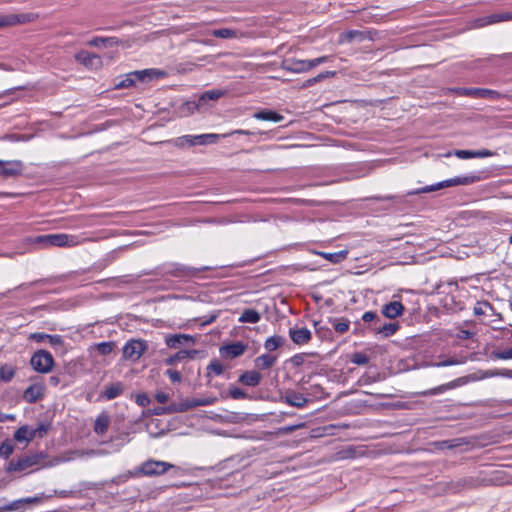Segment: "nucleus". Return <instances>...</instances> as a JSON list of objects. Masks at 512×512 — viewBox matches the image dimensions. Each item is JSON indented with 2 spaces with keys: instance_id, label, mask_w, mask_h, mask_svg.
Segmentation results:
<instances>
[{
  "instance_id": "5701e85b",
  "label": "nucleus",
  "mask_w": 512,
  "mask_h": 512,
  "mask_svg": "<svg viewBox=\"0 0 512 512\" xmlns=\"http://www.w3.org/2000/svg\"><path fill=\"white\" fill-rule=\"evenodd\" d=\"M14 439L17 442H31L34 439V432L28 425L19 427L14 433Z\"/></svg>"
},
{
  "instance_id": "7c9ffc66",
  "label": "nucleus",
  "mask_w": 512,
  "mask_h": 512,
  "mask_svg": "<svg viewBox=\"0 0 512 512\" xmlns=\"http://www.w3.org/2000/svg\"><path fill=\"white\" fill-rule=\"evenodd\" d=\"M348 251L347 250H341L338 252H322L321 256L332 262V263H339L347 258Z\"/></svg>"
},
{
  "instance_id": "4be33fe9",
  "label": "nucleus",
  "mask_w": 512,
  "mask_h": 512,
  "mask_svg": "<svg viewBox=\"0 0 512 512\" xmlns=\"http://www.w3.org/2000/svg\"><path fill=\"white\" fill-rule=\"evenodd\" d=\"M284 401L290 406L297 408L304 407L308 402L306 397L297 392H288L284 397Z\"/></svg>"
},
{
  "instance_id": "6ab92c4d",
  "label": "nucleus",
  "mask_w": 512,
  "mask_h": 512,
  "mask_svg": "<svg viewBox=\"0 0 512 512\" xmlns=\"http://www.w3.org/2000/svg\"><path fill=\"white\" fill-rule=\"evenodd\" d=\"M253 117L261 121L281 122L284 116L270 109H262L254 113Z\"/></svg>"
},
{
  "instance_id": "0e129e2a",
  "label": "nucleus",
  "mask_w": 512,
  "mask_h": 512,
  "mask_svg": "<svg viewBox=\"0 0 512 512\" xmlns=\"http://www.w3.org/2000/svg\"><path fill=\"white\" fill-rule=\"evenodd\" d=\"M74 454L78 457H84V456H93V455H97L99 454L98 451L96 450H92V449H89V450H80V451H75Z\"/></svg>"
},
{
  "instance_id": "de8ad7c7",
  "label": "nucleus",
  "mask_w": 512,
  "mask_h": 512,
  "mask_svg": "<svg viewBox=\"0 0 512 512\" xmlns=\"http://www.w3.org/2000/svg\"><path fill=\"white\" fill-rule=\"evenodd\" d=\"M492 356L496 359H512V348L504 350V351H494Z\"/></svg>"
},
{
  "instance_id": "864d4df0",
  "label": "nucleus",
  "mask_w": 512,
  "mask_h": 512,
  "mask_svg": "<svg viewBox=\"0 0 512 512\" xmlns=\"http://www.w3.org/2000/svg\"><path fill=\"white\" fill-rule=\"evenodd\" d=\"M454 154H455V156H457L460 159L474 158L473 150H456Z\"/></svg>"
},
{
  "instance_id": "338daca9",
  "label": "nucleus",
  "mask_w": 512,
  "mask_h": 512,
  "mask_svg": "<svg viewBox=\"0 0 512 512\" xmlns=\"http://www.w3.org/2000/svg\"><path fill=\"white\" fill-rule=\"evenodd\" d=\"M188 135L178 137L174 140V145L178 148H183L187 145Z\"/></svg>"
},
{
  "instance_id": "69168bd1",
  "label": "nucleus",
  "mask_w": 512,
  "mask_h": 512,
  "mask_svg": "<svg viewBox=\"0 0 512 512\" xmlns=\"http://www.w3.org/2000/svg\"><path fill=\"white\" fill-rule=\"evenodd\" d=\"M188 135L178 137L174 140V145L178 148H183L187 145Z\"/></svg>"
},
{
  "instance_id": "f3484780",
  "label": "nucleus",
  "mask_w": 512,
  "mask_h": 512,
  "mask_svg": "<svg viewBox=\"0 0 512 512\" xmlns=\"http://www.w3.org/2000/svg\"><path fill=\"white\" fill-rule=\"evenodd\" d=\"M31 20V16L29 14H10V15H2L0 16V27L5 26H13L19 23H25Z\"/></svg>"
},
{
  "instance_id": "0eeeda50",
  "label": "nucleus",
  "mask_w": 512,
  "mask_h": 512,
  "mask_svg": "<svg viewBox=\"0 0 512 512\" xmlns=\"http://www.w3.org/2000/svg\"><path fill=\"white\" fill-rule=\"evenodd\" d=\"M74 59L77 63L90 70L99 69L103 65L102 58L98 54L87 50H80L75 53Z\"/></svg>"
},
{
  "instance_id": "6e6552de",
  "label": "nucleus",
  "mask_w": 512,
  "mask_h": 512,
  "mask_svg": "<svg viewBox=\"0 0 512 512\" xmlns=\"http://www.w3.org/2000/svg\"><path fill=\"white\" fill-rule=\"evenodd\" d=\"M147 345L142 340H130L123 347L125 360L137 361L146 351Z\"/></svg>"
},
{
  "instance_id": "5fc2aeb1",
  "label": "nucleus",
  "mask_w": 512,
  "mask_h": 512,
  "mask_svg": "<svg viewBox=\"0 0 512 512\" xmlns=\"http://www.w3.org/2000/svg\"><path fill=\"white\" fill-rule=\"evenodd\" d=\"M136 403L142 407L148 406L150 404V398L148 397L147 394H138L136 396Z\"/></svg>"
},
{
  "instance_id": "c756f323",
  "label": "nucleus",
  "mask_w": 512,
  "mask_h": 512,
  "mask_svg": "<svg viewBox=\"0 0 512 512\" xmlns=\"http://www.w3.org/2000/svg\"><path fill=\"white\" fill-rule=\"evenodd\" d=\"M460 381H462L461 378L457 379V380H454V381H452L450 383L440 385V386H438L436 388H432V389L420 392L418 394L419 395H423V396L435 395V394L441 393V392H443L445 390L452 389V388L456 387L458 385V382H460Z\"/></svg>"
},
{
  "instance_id": "1a4fd4ad",
  "label": "nucleus",
  "mask_w": 512,
  "mask_h": 512,
  "mask_svg": "<svg viewBox=\"0 0 512 512\" xmlns=\"http://www.w3.org/2000/svg\"><path fill=\"white\" fill-rule=\"evenodd\" d=\"M247 348L248 345L241 341L231 342L222 345L219 348V354L223 359L232 360L242 356L246 352Z\"/></svg>"
},
{
  "instance_id": "37998d69",
  "label": "nucleus",
  "mask_w": 512,
  "mask_h": 512,
  "mask_svg": "<svg viewBox=\"0 0 512 512\" xmlns=\"http://www.w3.org/2000/svg\"><path fill=\"white\" fill-rule=\"evenodd\" d=\"M224 95V92L221 91V90H218V89H213V90H209V91H206L203 95H202V99H209V100H218L219 98H221L222 96Z\"/></svg>"
},
{
  "instance_id": "13d9d810",
  "label": "nucleus",
  "mask_w": 512,
  "mask_h": 512,
  "mask_svg": "<svg viewBox=\"0 0 512 512\" xmlns=\"http://www.w3.org/2000/svg\"><path fill=\"white\" fill-rule=\"evenodd\" d=\"M336 75L335 71H324L319 73L317 76L314 77L315 83L322 81L325 78L334 77Z\"/></svg>"
},
{
  "instance_id": "a878e982",
  "label": "nucleus",
  "mask_w": 512,
  "mask_h": 512,
  "mask_svg": "<svg viewBox=\"0 0 512 512\" xmlns=\"http://www.w3.org/2000/svg\"><path fill=\"white\" fill-rule=\"evenodd\" d=\"M197 354H198L197 350H191V351L180 350L175 355L168 357L165 360V363L167 365H174L175 363H177L179 361H183V360L188 359V358H194V356L197 355Z\"/></svg>"
},
{
  "instance_id": "603ef678",
  "label": "nucleus",
  "mask_w": 512,
  "mask_h": 512,
  "mask_svg": "<svg viewBox=\"0 0 512 512\" xmlns=\"http://www.w3.org/2000/svg\"><path fill=\"white\" fill-rule=\"evenodd\" d=\"M306 355L307 354H305V353H300V354L294 355L290 359L291 364L295 367L301 366L304 362Z\"/></svg>"
},
{
  "instance_id": "9b49d317",
  "label": "nucleus",
  "mask_w": 512,
  "mask_h": 512,
  "mask_svg": "<svg viewBox=\"0 0 512 512\" xmlns=\"http://www.w3.org/2000/svg\"><path fill=\"white\" fill-rule=\"evenodd\" d=\"M404 309L402 302L394 296L391 301L382 306L381 313L385 318L392 320L401 316Z\"/></svg>"
},
{
  "instance_id": "dca6fc26",
  "label": "nucleus",
  "mask_w": 512,
  "mask_h": 512,
  "mask_svg": "<svg viewBox=\"0 0 512 512\" xmlns=\"http://www.w3.org/2000/svg\"><path fill=\"white\" fill-rule=\"evenodd\" d=\"M220 138V134L208 133L201 135H188L187 145H207L215 143Z\"/></svg>"
},
{
  "instance_id": "79ce46f5",
  "label": "nucleus",
  "mask_w": 512,
  "mask_h": 512,
  "mask_svg": "<svg viewBox=\"0 0 512 512\" xmlns=\"http://www.w3.org/2000/svg\"><path fill=\"white\" fill-rule=\"evenodd\" d=\"M96 348L100 354L108 355L112 352V350L114 348V343L113 342H101L96 345Z\"/></svg>"
},
{
  "instance_id": "4d7b16f0",
  "label": "nucleus",
  "mask_w": 512,
  "mask_h": 512,
  "mask_svg": "<svg viewBox=\"0 0 512 512\" xmlns=\"http://www.w3.org/2000/svg\"><path fill=\"white\" fill-rule=\"evenodd\" d=\"M481 21H483L482 25L499 23L500 22V20H499V13L491 14V15L481 19Z\"/></svg>"
},
{
  "instance_id": "e2e57ef3",
  "label": "nucleus",
  "mask_w": 512,
  "mask_h": 512,
  "mask_svg": "<svg viewBox=\"0 0 512 512\" xmlns=\"http://www.w3.org/2000/svg\"><path fill=\"white\" fill-rule=\"evenodd\" d=\"M493 156V152L487 149L474 151V158H485Z\"/></svg>"
},
{
  "instance_id": "a211bd4d",
  "label": "nucleus",
  "mask_w": 512,
  "mask_h": 512,
  "mask_svg": "<svg viewBox=\"0 0 512 512\" xmlns=\"http://www.w3.org/2000/svg\"><path fill=\"white\" fill-rule=\"evenodd\" d=\"M262 375L256 370H250L242 373L238 381L246 386L255 387L260 384Z\"/></svg>"
},
{
  "instance_id": "bb28decb",
  "label": "nucleus",
  "mask_w": 512,
  "mask_h": 512,
  "mask_svg": "<svg viewBox=\"0 0 512 512\" xmlns=\"http://www.w3.org/2000/svg\"><path fill=\"white\" fill-rule=\"evenodd\" d=\"M276 361H277L276 356L271 355V354H263V355L258 356L255 359L254 363L258 369L265 370V369L271 368L276 363Z\"/></svg>"
},
{
  "instance_id": "a19ab883",
  "label": "nucleus",
  "mask_w": 512,
  "mask_h": 512,
  "mask_svg": "<svg viewBox=\"0 0 512 512\" xmlns=\"http://www.w3.org/2000/svg\"><path fill=\"white\" fill-rule=\"evenodd\" d=\"M261 314L255 309H245L238 320H260Z\"/></svg>"
},
{
  "instance_id": "2f4dec72",
  "label": "nucleus",
  "mask_w": 512,
  "mask_h": 512,
  "mask_svg": "<svg viewBox=\"0 0 512 512\" xmlns=\"http://www.w3.org/2000/svg\"><path fill=\"white\" fill-rule=\"evenodd\" d=\"M211 35L217 38L232 39L238 37V31L231 28H221L213 30Z\"/></svg>"
},
{
  "instance_id": "aec40b11",
  "label": "nucleus",
  "mask_w": 512,
  "mask_h": 512,
  "mask_svg": "<svg viewBox=\"0 0 512 512\" xmlns=\"http://www.w3.org/2000/svg\"><path fill=\"white\" fill-rule=\"evenodd\" d=\"M120 44V40L117 37H101L95 36L91 40L87 42V45L91 47H99V46H118Z\"/></svg>"
},
{
  "instance_id": "c85d7f7f",
  "label": "nucleus",
  "mask_w": 512,
  "mask_h": 512,
  "mask_svg": "<svg viewBox=\"0 0 512 512\" xmlns=\"http://www.w3.org/2000/svg\"><path fill=\"white\" fill-rule=\"evenodd\" d=\"M287 69L294 73H303L311 70L309 60H291Z\"/></svg>"
},
{
  "instance_id": "2eb2a0df",
  "label": "nucleus",
  "mask_w": 512,
  "mask_h": 512,
  "mask_svg": "<svg viewBox=\"0 0 512 512\" xmlns=\"http://www.w3.org/2000/svg\"><path fill=\"white\" fill-rule=\"evenodd\" d=\"M365 39H372L368 32L360 30H348L339 35L338 43L342 45L345 43H351L354 40H358L361 42L364 41Z\"/></svg>"
},
{
  "instance_id": "72a5a7b5",
  "label": "nucleus",
  "mask_w": 512,
  "mask_h": 512,
  "mask_svg": "<svg viewBox=\"0 0 512 512\" xmlns=\"http://www.w3.org/2000/svg\"><path fill=\"white\" fill-rule=\"evenodd\" d=\"M31 502H33V499L31 498L15 500L7 505L1 506L0 512L16 511L21 508L23 504Z\"/></svg>"
},
{
  "instance_id": "ddd939ff",
  "label": "nucleus",
  "mask_w": 512,
  "mask_h": 512,
  "mask_svg": "<svg viewBox=\"0 0 512 512\" xmlns=\"http://www.w3.org/2000/svg\"><path fill=\"white\" fill-rule=\"evenodd\" d=\"M131 75H133L136 83L137 81L146 82L152 79L163 78L166 75V72L155 68H149L144 70L133 71L131 72Z\"/></svg>"
},
{
  "instance_id": "9d476101",
  "label": "nucleus",
  "mask_w": 512,
  "mask_h": 512,
  "mask_svg": "<svg viewBox=\"0 0 512 512\" xmlns=\"http://www.w3.org/2000/svg\"><path fill=\"white\" fill-rule=\"evenodd\" d=\"M23 172V163L20 160H0V178L20 176Z\"/></svg>"
},
{
  "instance_id": "09e8293b",
  "label": "nucleus",
  "mask_w": 512,
  "mask_h": 512,
  "mask_svg": "<svg viewBox=\"0 0 512 512\" xmlns=\"http://www.w3.org/2000/svg\"><path fill=\"white\" fill-rule=\"evenodd\" d=\"M323 322H318V321H315L314 322V326L316 328V332L319 334V336L321 338H331V331L328 330V331H324V327L321 326Z\"/></svg>"
},
{
  "instance_id": "f257e3e1",
  "label": "nucleus",
  "mask_w": 512,
  "mask_h": 512,
  "mask_svg": "<svg viewBox=\"0 0 512 512\" xmlns=\"http://www.w3.org/2000/svg\"><path fill=\"white\" fill-rule=\"evenodd\" d=\"M479 178L474 175H466V176H458L448 180H444L438 182L433 185H428L413 191L408 192V195H418L423 193L434 192L446 187L459 186V185H469L476 182Z\"/></svg>"
},
{
  "instance_id": "393cba45",
  "label": "nucleus",
  "mask_w": 512,
  "mask_h": 512,
  "mask_svg": "<svg viewBox=\"0 0 512 512\" xmlns=\"http://www.w3.org/2000/svg\"><path fill=\"white\" fill-rule=\"evenodd\" d=\"M189 341H193V337L187 334L168 335L165 339L166 345L170 348H177L178 345Z\"/></svg>"
},
{
  "instance_id": "7ed1b4c3",
  "label": "nucleus",
  "mask_w": 512,
  "mask_h": 512,
  "mask_svg": "<svg viewBox=\"0 0 512 512\" xmlns=\"http://www.w3.org/2000/svg\"><path fill=\"white\" fill-rule=\"evenodd\" d=\"M39 243L56 247H75L83 243L79 236L65 233L48 234L37 238Z\"/></svg>"
},
{
  "instance_id": "774afa93",
  "label": "nucleus",
  "mask_w": 512,
  "mask_h": 512,
  "mask_svg": "<svg viewBox=\"0 0 512 512\" xmlns=\"http://www.w3.org/2000/svg\"><path fill=\"white\" fill-rule=\"evenodd\" d=\"M155 399L158 403L164 404L169 400V396L165 392H157L155 394Z\"/></svg>"
},
{
  "instance_id": "a18cd8bd",
  "label": "nucleus",
  "mask_w": 512,
  "mask_h": 512,
  "mask_svg": "<svg viewBox=\"0 0 512 512\" xmlns=\"http://www.w3.org/2000/svg\"><path fill=\"white\" fill-rule=\"evenodd\" d=\"M189 268L182 266V265H176L169 273L175 277H181V276H187L189 275Z\"/></svg>"
},
{
  "instance_id": "680f3d73",
  "label": "nucleus",
  "mask_w": 512,
  "mask_h": 512,
  "mask_svg": "<svg viewBox=\"0 0 512 512\" xmlns=\"http://www.w3.org/2000/svg\"><path fill=\"white\" fill-rule=\"evenodd\" d=\"M490 376H501L512 379V369H503L490 373Z\"/></svg>"
},
{
  "instance_id": "e433bc0d",
  "label": "nucleus",
  "mask_w": 512,
  "mask_h": 512,
  "mask_svg": "<svg viewBox=\"0 0 512 512\" xmlns=\"http://www.w3.org/2000/svg\"><path fill=\"white\" fill-rule=\"evenodd\" d=\"M284 339L281 336H271L266 339L264 347L267 351L272 352L282 345Z\"/></svg>"
},
{
  "instance_id": "4468645a",
  "label": "nucleus",
  "mask_w": 512,
  "mask_h": 512,
  "mask_svg": "<svg viewBox=\"0 0 512 512\" xmlns=\"http://www.w3.org/2000/svg\"><path fill=\"white\" fill-rule=\"evenodd\" d=\"M289 336L297 345L307 344L312 337L311 331L305 327H292L289 329Z\"/></svg>"
},
{
  "instance_id": "f8f14e48",
  "label": "nucleus",
  "mask_w": 512,
  "mask_h": 512,
  "mask_svg": "<svg viewBox=\"0 0 512 512\" xmlns=\"http://www.w3.org/2000/svg\"><path fill=\"white\" fill-rule=\"evenodd\" d=\"M45 394V387L42 383H34L27 387L23 392V399L29 403H35L41 400Z\"/></svg>"
},
{
  "instance_id": "3c124183",
  "label": "nucleus",
  "mask_w": 512,
  "mask_h": 512,
  "mask_svg": "<svg viewBox=\"0 0 512 512\" xmlns=\"http://www.w3.org/2000/svg\"><path fill=\"white\" fill-rule=\"evenodd\" d=\"M135 84V79L131 73H129L126 77V79L122 80L117 87L119 88H128Z\"/></svg>"
},
{
  "instance_id": "b1692460",
  "label": "nucleus",
  "mask_w": 512,
  "mask_h": 512,
  "mask_svg": "<svg viewBox=\"0 0 512 512\" xmlns=\"http://www.w3.org/2000/svg\"><path fill=\"white\" fill-rule=\"evenodd\" d=\"M110 425V417L106 413H101L97 416L94 422V432L96 434H104Z\"/></svg>"
},
{
  "instance_id": "c03bdc74",
  "label": "nucleus",
  "mask_w": 512,
  "mask_h": 512,
  "mask_svg": "<svg viewBox=\"0 0 512 512\" xmlns=\"http://www.w3.org/2000/svg\"><path fill=\"white\" fill-rule=\"evenodd\" d=\"M49 429H50L49 424H46V423L39 424L37 426V428L32 429V432H34V438L35 437H39V438L44 437L47 434V432L49 431Z\"/></svg>"
},
{
  "instance_id": "20e7f679",
  "label": "nucleus",
  "mask_w": 512,
  "mask_h": 512,
  "mask_svg": "<svg viewBox=\"0 0 512 512\" xmlns=\"http://www.w3.org/2000/svg\"><path fill=\"white\" fill-rule=\"evenodd\" d=\"M44 458L45 455L42 452L27 454L18 459L11 460L5 470L8 473L25 471L40 464V461Z\"/></svg>"
},
{
  "instance_id": "cd10ccee",
  "label": "nucleus",
  "mask_w": 512,
  "mask_h": 512,
  "mask_svg": "<svg viewBox=\"0 0 512 512\" xmlns=\"http://www.w3.org/2000/svg\"><path fill=\"white\" fill-rule=\"evenodd\" d=\"M494 313L492 305L487 301H478L474 306L476 316L491 317Z\"/></svg>"
},
{
  "instance_id": "052dcab7",
  "label": "nucleus",
  "mask_w": 512,
  "mask_h": 512,
  "mask_svg": "<svg viewBox=\"0 0 512 512\" xmlns=\"http://www.w3.org/2000/svg\"><path fill=\"white\" fill-rule=\"evenodd\" d=\"M334 329L336 332L343 334L349 329V322H336Z\"/></svg>"
},
{
  "instance_id": "f03ea898",
  "label": "nucleus",
  "mask_w": 512,
  "mask_h": 512,
  "mask_svg": "<svg viewBox=\"0 0 512 512\" xmlns=\"http://www.w3.org/2000/svg\"><path fill=\"white\" fill-rule=\"evenodd\" d=\"M172 468H175V466L171 463L150 459L143 462L135 473L128 471L124 477L128 479L138 474L144 476H160Z\"/></svg>"
},
{
  "instance_id": "8fccbe9b",
  "label": "nucleus",
  "mask_w": 512,
  "mask_h": 512,
  "mask_svg": "<svg viewBox=\"0 0 512 512\" xmlns=\"http://www.w3.org/2000/svg\"><path fill=\"white\" fill-rule=\"evenodd\" d=\"M229 393H230V396L233 399H245V398H247L246 392H244L242 389H240L238 387L231 388Z\"/></svg>"
},
{
  "instance_id": "39448f33",
  "label": "nucleus",
  "mask_w": 512,
  "mask_h": 512,
  "mask_svg": "<svg viewBox=\"0 0 512 512\" xmlns=\"http://www.w3.org/2000/svg\"><path fill=\"white\" fill-rule=\"evenodd\" d=\"M452 92L456 93L459 96L471 97V98H481V99H489V100H499L504 98L505 95L500 92L487 88H466V87H456L451 89Z\"/></svg>"
},
{
  "instance_id": "c9c22d12",
  "label": "nucleus",
  "mask_w": 512,
  "mask_h": 512,
  "mask_svg": "<svg viewBox=\"0 0 512 512\" xmlns=\"http://www.w3.org/2000/svg\"><path fill=\"white\" fill-rule=\"evenodd\" d=\"M211 402L206 399H194V400H187L184 403L181 404L180 411H186L188 409L198 407V406H205L210 404Z\"/></svg>"
},
{
  "instance_id": "49530a36",
  "label": "nucleus",
  "mask_w": 512,
  "mask_h": 512,
  "mask_svg": "<svg viewBox=\"0 0 512 512\" xmlns=\"http://www.w3.org/2000/svg\"><path fill=\"white\" fill-rule=\"evenodd\" d=\"M465 361H466V358H465V357H462L461 359L449 358V359H447V360H444V361H442V362H439V363L434 364V366H437V367H445V366H451V365L463 364V363H465Z\"/></svg>"
},
{
  "instance_id": "58836bf2",
  "label": "nucleus",
  "mask_w": 512,
  "mask_h": 512,
  "mask_svg": "<svg viewBox=\"0 0 512 512\" xmlns=\"http://www.w3.org/2000/svg\"><path fill=\"white\" fill-rule=\"evenodd\" d=\"M14 452V445L10 440H5L0 445V456L8 459Z\"/></svg>"
},
{
  "instance_id": "4c0bfd02",
  "label": "nucleus",
  "mask_w": 512,
  "mask_h": 512,
  "mask_svg": "<svg viewBox=\"0 0 512 512\" xmlns=\"http://www.w3.org/2000/svg\"><path fill=\"white\" fill-rule=\"evenodd\" d=\"M224 371V367L223 365L220 363L219 360L217 359H214L212 360L209 365L207 366V375L209 376L210 374H214L216 376H219L223 373Z\"/></svg>"
},
{
  "instance_id": "412c9836",
  "label": "nucleus",
  "mask_w": 512,
  "mask_h": 512,
  "mask_svg": "<svg viewBox=\"0 0 512 512\" xmlns=\"http://www.w3.org/2000/svg\"><path fill=\"white\" fill-rule=\"evenodd\" d=\"M124 391V386L121 382L112 383L107 385L102 392V396L107 400L115 399L120 396Z\"/></svg>"
},
{
  "instance_id": "bf43d9fd",
  "label": "nucleus",
  "mask_w": 512,
  "mask_h": 512,
  "mask_svg": "<svg viewBox=\"0 0 512 512\" xmlns=\"http://www.w3.org/2000/svg\"><path fill=\"white\" fill-rule=\"evenodd\" d=\"M166 375L169 377V379L172 381V382H180L181 381V374L176 371V370H172V369H168L166 371Z\"/></svg>"
},
{
  "instance_id": "6e6d98bb",
  "label": "nucleus",
  "mask_w": 512,
  "mask_h": 512,
  "mask_svg": "<svg viewBox=\"0 0 512 512\" xmlns=\"http://www.w3.org/2000/svg\"><path fill=\"white\" fill-rule=\"evenodd\" d=\"M329 58H330L329 56L324 55V56H320L318 58L309 60L310 68L313 69L314 67L327 62L329 60Z\"/></svg>"
},
{
  "instance_id": "423d86ee",
  "label": "nucleus",
  "mask_w": 512,
  "mask_h": 512,
  "mask_svg": "<svg viewBox=\"0 0 512 512\" xmlns=\"http://www.w3.org/2000/svg\"><path fill=\"white\" fill-rule=\"evenodd\" d=\"M30 364L35 371L39 373H48L54 365V359L48 351L39 350L31 357Z\"/></svg>"
},
{
  "instance_id": "f704fd0d",
  "label": "nucleus",
  "mask_w": 512,
  "mask_h": 512,
  "mask_svg": "<svg viewBox=\"0 0 512 512\" xmlns=\"http://www.w3.org/2000/svg\"><path fill=\"white\" fill-rule=\"evenodd\" d=\"M15 368L10 365H2L0 367V380L4 382H9L13 379L15 375Z\"/></svg>"
},
{
  "instance_id": "ea45409f",
  "label": "nucleus",
  "mask_w": 512,
  "mask_h": 512,
  "mask_svg": "<svg viewBox=\"0 0 512 512\" xmlns=\"http://www.w3.org/2000/svg\"><path fill=\"white\" fill-rule=\"evenodd\" d=\"M369 360V356L363 352H355L350 356V361L356 365H366Z\"/></svg>"
},
{
  "instance_id": "473e14b6",
  "label": "nucleus",
  "mask_w": 512,
  "mask_h": 512,
  "mask_svg": "<svg viewBox=\"0 0 512 512\" xmlns=\"http://www.w3.org/2000/svg\"><path fill=\"white\" fill-rule=\"evenodd\" d=\"M398 329V322H389L384 324L381 328L376 329V333L381 334L383 337L386 338L393 335Z\"/></svg>"
}]
</instances>
